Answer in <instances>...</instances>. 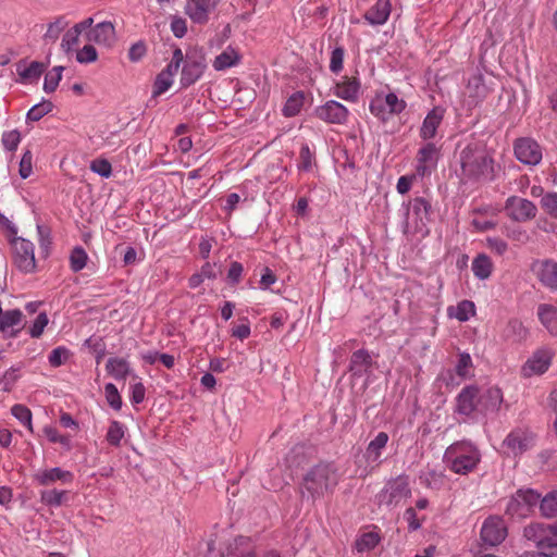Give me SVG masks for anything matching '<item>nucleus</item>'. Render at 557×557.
<instances>
[{"label":"nucleus","instance_id":"nucleus-1","mask_svg":"<svg viewBox=\"0 0 557 557\" xmlns=\"http://www.w3.org/2000/svg\"><path fill=\"white\" fill-rule=\"evenodd\" d=\"M443 460L454 473L467 475L478 467L481 454L471 442L458 441L446 448Z\"/></svg>","mask_w":557,"mask_h":557},{"label":"nucleus","instance_id":"nucleus-2","mask_svg":"<svg viewBox=\"0 0 557 557\" xmlns=\"http://www.w3.org/2000/svg\"><path fill=\"white\" fill-rule=\"evenodd\" d=\"M0 225L8 231L9 236H12L10 242L14 265L25 274L34 273L37 268L34 244L23 237H16L17 228L1 213Z\"/></svg>","mask_w":557,"mask_h":557},{"label":"nucleus","instance_id":"nucleus-3","mask_svg":"<svg viewBox=\"0 0 557 557\" xmlns=\"http://www.w3.org/2000/svg\"><path fill=\"white\" fill-rule=\"evenodd\" d=\"M338 481L337 470L332 463H319L305 474L302 487L313 498H320L332 493Z\"/></svg>","mask_w":557,"mask_h":557},{"label":"nucleus","instance_id":"nucleus-4","mask_svg":"<svg viewBox=\"0 0 557 557\" xmlns=\"http://www.w3.org/2000/svg\"><path fill=\"white\" fill-rule=\"evenodd\" d=\"M462 174L469 178H490L493 174V159L481 146L468 145L460 153Z\"/></svg>","mask_w":557,"mask_h":557},{"label":"nucleus","instance_id":"nucleus-5","mask_svg":"<svg viewBox=\"0 0 557 557\" xmlns=\"http://www.w3.org/2000/svg\"><path fill=\"white\" fill-rule=\"evenodd\" d=\"M183 62L181 85L183 87H189L200 79L207 69L206 53L202 49L191 48L187 50Z\"/></svg>","mask_w":557,"mask_h":557},{"label":"nucleus","instance_id":"nucleus-6","mask_svg":"<svg viewBox=\"0 0 557 557\" xmlns=\"http://www.w3.org/2000/svg\"><path fill=\"white\" fill-rule=\"evenodd\" d=\"M406 108L405 100L394 92L376 94L370 102V112L379 120L385 122L394 114H399Z\"/></svg>","mask_w":557,"mask_h":557},{"label":"nucleus","instance_id":"nucleus-7","mask_svg":"<svg viewBox=\"0 0 557 557\" xmlns=\"http://www.w3.org/2000/svg\"><path fill=\"white\" fill-rule=\"evenodd\" d=\"M431 203L423 197L414 198L407 206L406 228H412L416 233L426 232V225L430 221Z\"/></svg>","mask_w":557,"mask_h":557},{"label":"nucleus","instance_id":"nucleus-8","mask_svg":"<svg viewBox=\"0 0 557 557\" xmlns=\"http://www.w3.org/2000/svg\"><path fill=\"white\" fill-rule=\"evenodd\" d=\"M541 495L533 490H519L507 504L506 512L511 517L525 518L540 505Z\"/></svg>","mask_w":557,"mask_h":557},{"label":"nucleus","instance_id":"nucleus-9","mask_svg":"<svg viewBox=\"0 0 557 557\" xmlns=\"http://www.w3.org/2000/svg\"><path fill=\"white\" fill-rule=\"evenodd\" d=\"M411 495L408 479L398 476L388 482L377 495L379 504L395 507Z\"/></svg>","mask_w":557,"mask_h":557},{"label":"nucleus","instance_id":"nucleus-10","mask_svg":"<svg viewBox=\"0 0 557 557\" xmlns=\"http://www.w3.org/2000/svg\"><path fill=\"white\" fill-rule=\"evenodd\" d=\"M513 153L517 160L527 165H536L542 161L543 149L531 137H520L513 143Z\"/></svg>","mask_w":557,"mask_h":557},{"label":"nucleus","instance_id":"nucleus-11","mask_svg":"<svg viewBox=\"0 0 557 557\" xmlns=\"http://www.w3.org/2000/svg\"><path fill=\"white\" fill-rule=\"evenodd\" d=\"M506 214L509 219L516 222H527L536 216V206L525 199L518 196L509 197L504 207Z\"/></svg>","mask_w":557,"mask_h":557},{"label":"nucleus","instance_id":"nucleus-12","mask_svg":"<svg viewBox=\"0 0 557 557\" xmlns=\"http://www.w3.org/2000/svg\"><path fill=\"white\" fill-rule=\"evenodd\" d=\"M555 352L552 348L542 347L535 350L521 368V374L524 377L541 375L545 373L554 357Z\"/></svg>","mask_w":557,"mask_h":557},{"label":"nucleus","instance_id":"nucleus-13","mask_svg":"<svg viewBox=\"0 0 557 557\" xmlns=\"http://www.w3.org/2000/svg\"><path fill=\"white\" fill-rule=\"evenodd\" d=\"M315 116L329 124H346L349 117L348 109L338 101L329 100L314 109Z\"/></svg>","mask_w":557,"mask_h":557},{"label":"nucleus","instance_id":"nucleus-14","mask_svg":"<svg viewBox=\"0 0 557 557\" xmlns=\"http://www.w3.org/2000/svg\"><path fill=\"white\" fill-rule=\"evenodd\" d=\"M531 271L545 287L557 290V261L553 259H537L531 264Z\"/></svg>","mask_w":557,"mask_h":557},{"label":"nucleus","instance_id":"nucleus-15","mask_svg":"<svg viewBox=\"0 0 557 557\" xmlns=\"http://www.w3.org/2000/svg\"><path fill=\"white\" fill-rule=\"evenodd\" d=\"M506 536L507 528L502 518L492 516L485 519L481 528V539L485 544L496 546L500 544Z\"/></svg>","mask_w":557,"mask_h":557},{"label":"nucleus","instance_id":"nucleus-16","mask_svg":"<svg viewBox=\"0 0 557 557\" xmlns=\"http://www.w3.org/2000/svg\"><path fill=\"white\" fill-rule=\"evenodd\" d=\"M533 434L525 430H513L504 441V448L508 455L518 456L530 449L533 445Z\"/></svg>","mask_w":557,"mask_h":557},{"label":"nucleus","instance_id":"nucleus-17","mask_svg":"<svg viewBox=\"0 0 557 557\" xmlns=\"http://www.w3.org/2000/svg\"><path fill=\"white\" fill-rule=\"evenodd\" d=\"M228 557H280L275 550L259 554L249 537L238 536L228 545Z\"/></svg>","mask_w":557,"mask_h":557},{"label":"nucleus","instance_id":"nucleus-18","mask_svg":"<svg viewBox=\"0 0 557 557\" xmlns=\"http://www.w3.org/2000/svg\"><path fill=\"white\" fill-rule=\"evenodd\" d=\"M86 34L88 41L111 48L116 42L115 27L111 22H101L90 26Z\"/></svg>","mask_w":557,"mask_h":557},{"label":"nucleus","instance_id":"nucleus-19","mask_svg":"<svg viewBox=\"0 0 557 557\" xmlns=\"http://www.w3.org/2000/svg\"><path fill=\"white\" fill-rule=\"evenodd\" d=\"M34 481L42 486H49L60 482L62 484H71L74 481L73 472L64 470L60 467L47 468L38 470L34 474Z\"/></svg>","mask_w":557,"mask_h":557},{"label":"nucleus","instance_id":"nucleus-20","mask_svg":"<svg viewBox=\"0 0 557 557\" xmlns=\"http://www.w3.org/2000/svg\"><path fill=\"white\" fill-rule=\"evenodd\" d=\"M438 149L432 143L423 145L417 153L416 171L419 176L430 174L436 166L438 160Z\"/></svg>","mask_w":557,"mask_h":557},{"label":"nucleus","instance_id":"nucleus-21","mask_svg":"<svg viewBox=\"0 0 557 557\" xmlns=\"http://www.w3.org/2000/svg\"><path fill=\"white\" fill-rule=\"evenodd\" d=\"M490 92L488 87L485 85L482 75H473L468 81L465 91V103L468 109L478 106Z\"/></svg>","mask_w":557,"mask_h":557},{"label":"nucleus","instance_id":"nucleus-22","mask_svg":"<svg viewBox=\"0 0 557 557\" xmlns=\"http://www.w3.org/2000/svg\"><path fill=\"white\" fill-rule=\"evenodd\" d=\"M215 4V0H188L185 5V13L194 23L205 24L208 22L209 14Z\"/></svg>","mask_w":557,"mask_h":557},{"label":"nucleus","instance_id":"nucleus-23","mask_svg":"<svg viewBox=\"0 0 557 557\" xmlns=\"http://www.w3.org/2000/svg\"><path fill=\"white\" fill-rule=\"evenodd\" d=\"M496 215L497 210L492 207L474 209L471 213V225L476 232L493 230L497 225V221L494 219Z\"/></svg>","mask_w":557,"mask_h":557},{"label":"nucleus","instance_id":"nucleus-24","mask_svg":"<svg viewBox=\"0 0 557 557\" xmlns=\"http://www.w3.org/2000/svg\"><path fill=\"white\" fill-rule=\"evenodd\" d=\"M475 410L480 411L478 388L474 386L465 387L457 397V411L469 416Z\"/></svg>","mask_w":557,"mask_h":557},{"label":"nucleus","instance_id":"nucleus-25","mask_svg":"<svg viewBox=\"0 0 557 557\" xmlns=\"http://www.w3.org/2000/svg\"><path fill=\"white\" fill-rule=\"evenodd\" d=\"M392 4L389 0H376V2L364 13V20L373 26L383 25L391 15Z\"/></svg>","mask_w":557,"mask_h":557},{"label":"nucleus","instance_id":"nucleus-26","mask_svg":"<svg viewBox=\"0 0 557 557\" xmlns=\"http://www.w3.org/2000/svg\"><path fill=\"white\" fill-rule=\"evenodd\" d=\"M444 114L445 109L441 107H435L428 113L420 128V136L424 140L435 137L436 131L444 119Z\"/></svg>","mask_w":557,"mask_h":557},{"label":"nucleus","instance_id":"nucleus-27","mask_svg":"<svg viewBox=\"0 0 557 557\" xmlns=\"http://www.w3.org/2000/svg\"><path fill=\"white\" fill-rule=\"evenodd\" d=\"M524 536L534 542L537 546L543 548V552H547V544L550 543L549 525L541 523H531L524 528Z\"/></svg>","mask_w":557,"mask_h":557},{"label":"nucleus","instance_id":"nucleus-28","mask_svg":"<svg viewBox=\"0 0 557 557\" xmlns=\"http://www.w3.org/2000/svg\"><path fill=\"white\" fill-rule=\"evenodd\" d=\"M360 83L357 78L343 77L335 85V96L346 101H356L358 99Z\"/></svg>","mask_w":557,"mask_h":557},{"label":"nucleus","instance_id":"nucleus-29","mask_svg":"<svg viewBox=\"0 0 557 557\" xmlns=\"http://www.w3.org/2000/svg\"><path fill=\"white\" fill-rule=\"evenodd\" d=\"M503 403V393L498 387L487 388L480 397V411L494 412L497 411Z\"/></svg>","mask_w":557,"mask_h":557},{"label":"nucleus","instance_id":"nucleus-30","mask_svg":"<svg viewBox=\"0 0 557 557\" xmlns=\"http://www.w3.org/2000/svg\"><path fill=\"white\" fill-rule=\"evenodd\" d=\"M94 24L92 17H88L70 28L63 36L61 47L65 51H70L78 44L79 35Z\"/></svg>","mask_w":557,"mask_h":557},{"label":"nucleus","instance_id":"nucleus-31","mask_svg":"<svg viewBox=\"0 0 557 557\" xmlns=\"http://www.w3.org/2000/svg\"><path fill=\"white\" fill-rule=\"evenodd\" d=\"M373 364L372 357L368 350L359 349L351 355L349 369L354 375L361 376L370 372Z\"/></svg>","mask_w":557,"mask_h":557},{"label":"nucleus","instance_id":"nucleus-32","mask_svg":"<svg viewBox=\"0 0 557 557\" xmlns=\"http://www.w3.org/2000/svg\"><path fill=\"white\" fill-rule=\"evenodd\" d=\"M537 317L545 329L557 335V307L550 304H541L537 307Z\"/></svg>","mask_w":557,"mask_h":557},{"label":"nucleus","instance_id":"nucleus-33","mask_svg":"<svg viewBox=\"0 0 557 557\" xmlns=\"http://www.w3.org/2000/svg\"><path fill=\"white\" fill-rule=\"evenodd\" d=\"M388 442V434L380 432L368 445L366 450V459L369 463L377 465L382 455V450L385 448Z\"/></svg>","mask_w":557,"mask_h":557},{"label":"nucleus","instance_id":"nucleus-34","mask_svg":"<svg viewBox=\"0 0 557 557\" xmlns=\"http://www.w3.org/2000/svg\"><path fill=\"white\" fill-rule=\"evenodd\" d=\"M23 313L18 309L8 310L3 312L0 318V332L7 333L10 332L11 336H16L20 332V329L15 330V326H18L22 322Z\"/></svg>","mask_w":557,"mask_h":557},{"label":"nucleus","instance_id":"nucleus-35","mask_svg":"<svg viewBox=\"0 0 557 557\" xmlns=\"http://www.w3.org/2000/svg\"><path fill=\"white\" fill-rule=\"evenodd\" d=\"M106 370L115 380H125L132 371L128 361L120 357L109 358L106 363Z\"/></svg>","mask_w":557,"mask_h":557},{"label":"nucleus","instance_id":"nucleus-36","mask_svg":"<svg viewBox=\"0 0 557 557\" xmlns=\"http://www.w3.org/2000/svg\"><path fill=\"white\" fill-rule=\"evenodd\" d=\"M240 54L232 47H227L219 55L215 57L212 66L215 71H224L239 63Z\"/></svg>","mask_w":557,"mask_h":557},{"label":"nucleus","instance_id":"nucleus-37","mask_svg":"<svg viewBox=\"0 0 557 557\" xmlns=\"http://www.w3.org/2000/svg\"><path fill=\"white\" fill-rule=\"evenodd\" d=\"M45 70L46 65L38 61H33L28 66L24 67L21 64L17 65V74L22 83L32 84L37 82Z\"/></svg>","mask_w":557,"mask_h":557},{"label":"nucleus","instance_id":"nucleus-38","mask_svg":"<svg viewBox=\"0 0 557 557\" xmlns=\"http://www.w3.org/2000/svg\"><path fill=\"white\" fill-rule=\"evenodd\" d=\"M447 314L449 318H455L460 322H466L475 314V306L470 300H462L455 307H448Z\"/></svg>","mask_w":557,"mask_h":557},{"label":"nucleus","instance_id":"nucleus-39","mask_svg":"<svg viewBox=\"0 0 557 557\" xmlns=\"http://www.w3.org/2000/svg\"><path fill=\"white\" fill-rule=\"evenodd\" d=\"M471 269L475 277L486 280L492 274L493 262L487 255L480 253L473 259Z\"/></svg>","mask_w":557,"mask_h":557},{"label":"nucleus","instance_id":"nucleus-40","mask_svg":"<svg viewBox=\"0 0 557 557\" xmlns=\"http://www.w3.org/2000/svg\"><path fill=\"white\" fill-rule=\"evenodd\" d=\"M380 541L381 537L376 531L364 532L357 537L355 548L358 553H367L374 549Z\"/></svg>","mask_w":557,"mask_h":557},{"label":"nucleus","instance_id":"nucleus-41","mask_svg":"<svg viewBox=\"0 0 557 557\" xmlns=\"http://www.w3.org/2000/svg\"><path fill=\"white\" fill-rule=\"evenodd\" d=\"M524 333L522 323L517 319H511L506 323L502 332V337L505 341L516 342L520 341L524 336Z\"/></svg>","mask_w":557,"mask_h":557},{"label":"nucleus","instance_id":"nucleus-42","mask_svg":"<svg viewBox=\"0 0 557 557\" xmlns=\"http://www.w3.org/2000/svg\"><path fill=\"white\" fill-rule=\"evenodd\" d=\"M69 22L65 20L64 16L57 17L53 22H51L48 27L47 32L44 35V39L46 41L55 42L62 32L67 27Z\"/></svg>","mask_w":557,"mask_h":557},{"label":"nucleus","instance_id":"nucleus-43","mask_svg":"<svg viewBox=\"0 0 557 557\" xmlns=\"http://www.w3.org/2000/svg\"><path fill=\"white\" fill-rule=\"evenodd\" d=\"M540 510L546 518L557 516V491H552L541 498Z\"/></svg>","mask_w":557,"mask_h":557},{"label":"nucleus","instance_id":"nucleus-44","mask_svg":"<svg viewBox=\"0 0 557 557\" xmlns=\"http://www.w3.org/2000/svg\"><path fill=\"white\" fill-rule=\"evenodd\" d=\"M304 101L305 96L302 92L298 91L293 94L284 104L283 114L287 117L297 115L304 106Z\"/></svg>","mask_w":557,"mask_h":557},{"label":"nucleus","instance_id":"nucleus-45","mask_svg":"<svg viewBox=\"0 0 557 557\" xmlns=\"http://www.w3.org/2000/svg\"><path fill=\"white\" fill-rule=\"evenodd\" d=\"M125 436V426L120 421H112L108 428L106 435L107 442L114 447L121 445V441Z\"/></svg>","mask_w":557,"mask_h":557},{"label":"nucleus","instance_id":"nucleus-46","mask_svg":"<svg viewBox=\"0 0 557 557\" xmlns=\"http://www.w3.org/2000/svg\"><path fill=\"white\" fill-rule=\"evenodd\" d=\"M66 492L59 490H47L40 493V500L47 506H61L66 499Z\"/></svg>","mask_w":557,"mask_h":557},{"label":"nucleus","instance_id":"nucleus-47","mask_svg":"<svg viewBox=\"0 0 557 557\" xmlns=\"http://www.w3.org/2000/svg\"><path fill=\"white\" fill-rule=\"evenodd\" d=\"M63 66H54L45 76L44 90L46 92H53L62 78Z\"/></svg>","mask_w":557,"mask_h":557},{"label":"nucleus","instance_id":"nucleus-48","mask_svg":"<svg viewBox=\"0 0 557 557\" xmlns=\"http://www.w3.org/2000/svg\"><path fill=\"white\" fill-rule=\"evenodd\" d=\"M44 434L51 443H58L62 445L66 450L72 448L71 438L69 435H62L58 432V430L53 426H45Z\"/></svg>","mask_w":557,"mask_h":557},{"label":"nucleus","instance_id":"nucleus-49","mask_svg":"<svg viewBox=\"0 0 557 557\" xmlns=\"http://www.w3.org/2000/svg\"><path fill=\"white\" fill-rule=\"evenodd\" d=\"M88 256L82 247H75L70 256V265L72 271L78 272L86 267Z\"/></svg>","mask_w":557,"mask_h":557},{"label":"nucleus","instance_id":"nucleus-50","mask_svg":"<svg viewBox=\"0 0 557 557\" xmlns=\"http://www.w3.org/2000/svg\"><path fill=\"white\" fill-rule=\"evenodd\" d=\"M11 412L13 417H15L20 422H22L29 432H33V424H32V411L24 405H14L11 408Z\"/></svg>","mask_w":557,"mask_h":557},{"label":"nucleus","instance_id":"nucleus-51","mask_svg":"<svg viewBox=\"0 0 557 557\" xmlns=\"http://www.w3.org/2000/svg\"><path fill=\"white\" fill-rule=\"evenodd\" d=\"M184 61V53L182 49L176 48L173 51L172 59L166 67L161 71L163 74L169 75L173 79V77L177 74L182 63Z\"/></svg>","mask_w":557,"mask_h":557},{"label":"nucleus","instance_id":"nucleus-52","mask_svg":"<svg viewBox=\"0 0 557 557\" xmlns=\"http://www.w3.org/2000/svg\"><path fill=\"white\" fill-rule=\"evenodd\" d=\"M541 207L549 216L557 220V193L545 194L541 199Z\"/></svg>","mask_w":557,"mask_h":557},{"label":"nucleus","instance_id":"nucleus-53","mask_svg":"<svg viewBox=\"0 0 557 557\" xmlns=\"http://www.w3.org/2000/svg\"><path fill=\"white\" fill-rule=\"evenodd\" d=\"M106 399L108 404L114 409L120 410L122 407V398L116 386L112 383H108L104 386Z\"/></svg>","mask_w":557,"mask_h":557},{"label":"nucleus","instance_id":"nucleus-54","mask_svg":"<svg viewBox=\"0 0 557 557\" xmlns=\"http://www.w3.org/2000/svg\"><path fill=\"white\" fill-rule=\"evenodd\" d=\"M173 84V79L169 77V75L163 74L160 72L154 81L153 84V97H159L160 95L164 94Z\"/></svg>","mask_w":557,"mask_h":557},{"label":"nucleus","instance_id":"nucleus-55","mask_svg":"<svg viewBox=\"0 0 557 557\" xmlns=\"http://www.w3.org/2000/svg\"><path fill=\"white\" fill-rule=\"evenodd\" d=\"M52 110V103L50 101H44L34 106L27 112V119L30 121H39L44 115Z\"/></svg>","mask_w":557,"mask_h":557},{"label":"nucleus","instance_id":"nucleus-56","mask_svg":"<svg viewBox=\"0 0 557 557\" xmlns=\"http://www.w3.org/2000/svg\"><path fill=\"white\" fill-rule=\"evenodd\" d=\"M98 59V53L92 45H85L76 53V60L79 63H92Z\"/></svg>","mask_w":557,"mask_h":557},{"label":"nucleus","instance_id":"nucleus-57","mask_svg":"<svg viewBox=\"0 0 557 557\" xmlns=\"http://www.w3.org/2000/svg\"><path fill=\"white\" fill-rule=\"evenodd\" d=\"M133 380L134 382L131 384V400L133 404H140L145 399L146 388L138 376L134 375Z\"/></svg>","mask_w":557,"mask_h":557},{"label":"nucleus","instance_id":"nucleus-58","mask_svg":"<svg viewBox=\"0 0 557 557\" xmlns=\"http://www.w3.org/2000/svg\"><path fill=\"white\" fill-rule=\"evenodd\" d=\"M90 170L102 177H110L112 174L111 163L106 159H95L90 163Z\"/></svg>","mask_w":557,"mask_h":557},{"label":"nucleus","instance_id":"nucleus-59","mask_svg":"<svg viewBox=\"0 0 557 557\" xmlns=\"http://www.w3.org/2000/svg\"><path fill=\"white\" fill-rule=\"evenodd\" d=\"M48 322V315L45 312L39 313L29 329L30 336L34 338L40 337Z\"/></svg>","mask_w":557,"mask_h":557},{"label":"nucleus","instance_id":"nucleus-60","mask_svg":"<svg viewBox=\"0 0 557 557\" xmlns=\"http://www.w3.org/2000/svg\"><path fill=\"white\" fill-rule=\"evenodd\" d=\"M20 141H21V134L16 129L5 132L2 135V144H3L4 148L9 151L16 150Z\"/></svg>","mask_w":557,"mask_h":557},{"label":"nucleus","instance_id":"nucleus-61","mask_svg":"<svg viewBox=\"0 0 557 557\" xmlns=\"http://www.w3.org/2000/svg\"><path fill=\"white\" fill-rule=\"evenodd\" d=\"M472 368V359L469 354H460L458 362L456 364V373L461 376L466 377L469 375L470 370Z\"/></svg>","mask_w":557,"mask_h":557},{"label":"nucleus","instance_id":"nucleus-62","mask_svg":"<svg viewBox=\"0 0 557 557\" xmlns=\"http://www.w3.org/2000/svg\"><path fill=\"white\" fill-rule=\"evenodd\" d=\"M70 356L69 350L65 347H57L49 355V363L57 368L63 364Z\"/></svg>","mask_w":557,"mask_h":557},{"label":"nucleus","instance_id":"nucleus-63","mask_svg":"<svg viewBox=\"0 0 557 557\" xmlns=\"http://www.w3.org/2000/svg\"><path fill=\"white\" fill-rule=\"evenodd\" d=\"M313 154L308 145H302L299 153L298 169L301 171H310L312 168Z\"/></svg>","mask_w":557,"mask_h":557},{"label":"nucleus","instance_id":"nucleus-64","mask_svg":"<svg viewBox=\"0 0 557 557\" xmlns=\"http://www.w3.org/2000/svg\"><path fill=\"white\" fill-rule=\"evenodd\" d=\"M550 543L547 544V552H542L541 557H557V522L549 525Z\"/></svg>","mask_w":557,"mask_h":557}]
</instances>
